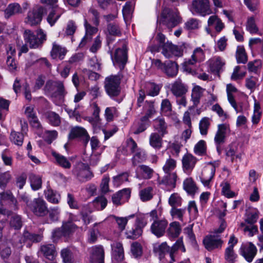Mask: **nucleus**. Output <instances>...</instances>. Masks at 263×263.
Returning <instances> with one entry per match:
<instances>
[{
  "label": "nucleus",
  "instance_id": "obj_16",
  "mask_svg": "<svg viewBox=\"0 0 263 263\" xmlns=\"http://www.w3.org/2000/svg\"><path fill=\"white\" fill-rule=\"evenodd\" d=\"M131 191L129 188L121 190L112 196V201L116 205H121L128 201L130 196Z\"/></svg>",
  "mask_w": 263,
  "mask_h": 263
},
{
  "label": "nucleus",
  "instance_id": "obj_13",
  "mask_svg": "<svg viewBox=\"0 0 263 263\" xmlns=\"http://www.w3.org/2000/svg\"><path fill=\"white\" fill-rule=\"evenodd\" d=\"M204 58V54L203 50L200 47L196 48L193 51L191 59L184 62L183 66L184 70L189 73H192V69L190 66L194 65L197 62L202 61Z\"/></svg>",
  "mask_w": 263,
  "mask_h": 263
},
{
  "label": "nucleus",
  "instance_id": "obj_15",
  "mask_svg": "<svg viewBox=\"0 0 263 263\" xmlns=\"http://www.w3.org/2000/svg\"><path fill=\"white\" fill-rule=\"evenodd\" d=\"M168 222L165 219L155 220L151 226V231L156 237L159 238L164 235Z\"/></svg>",
  "mask_w": 263,
  "mask_h": 263
},
{
  "label": "nucleus",
  "instance_id": "obj_17",
  "mask_svg": "<svg viewBox=\"0 0 263 263\" xmlns=\"http://www.w3.org/2000/svg\"><path fill=\"white\" fill-rule=\"evenodd\" d=\"M215 173V167L212 164H208L204 167L200 176V180L205 186L209 185Z\"/></svg>",
  "mask_w": 263,
  "mask_h": 263
},
{
  "label": "nucleus",
  "instance_id": "obj_8",
  "mask_svg": "<svg viewBox=\"0 0 263 263\" xmlns=\"http://www.w3.org/2000/svg\"><path fill=\"white\" fill-rule=\"evenodd\" d=\"M70 140L79 139L84 145H86L90 139V137L87 130L83 127L76 126L72 127L68 134Z\"/></svg>",
  "mask_w": 263,
  "mask_h": 263
},
{
  "label": "nucleus",
  "instance_id": "obj_63",
  "mask_svg": "<svg viewBox=\"0 0 263 263\" xmlns=\"http://www.w3.org/2000/svg\"><path fill=\"white\" fill-rule=\"evenodd\" d=\"M185 212V209H177L176 207L172 208L170 211L171 215L173 218H177L180 221H183V217Z\"/></svg>",
  "mask_w": 263,
  "mask_h": 263
},
{
  "label": "nucleus",
  "instance_id": "obj_25",
  "mask_svg": "<svg viewBox=\"0 0 263 263\" xmlns=\"http://www.w3.org/2000/svg\"><path fill=\"white\" fill-rule=\"evenodd\" d=\"M210 70L213 73H219L222 66L225 64L224 61L219 57H214L209 61Z\"/></svg>",
  "mask_w": 263,
  "mask_h": 263
},
{
  "label": "nucleus",
  "instance_id": "obj_58",
  "mask_svg": "<svg viewBox=\"0 0 263 263\" xmlns=\"http://www.w3.org/2000/svg\"><path fill=\"white\" fill-rule=\"evenodd\" d=\"M130 251L135 258H138L142 255V247L141 245L138 242H135L132 244Z\"/></svg>",
  "mask_w": 263,
  "mask_h": 263
},
{
  "label": "nucleus",
  "instance_id": "obj_28",
  "mask_svg": "<svg viewBox=\"0 0 263 263\" xmlns=\"http://www.w3.org/2000/svg\"><path fill=\"white\" fill-rule=\"evenodd\" d=\"M112 255L118 261H121L124 259V249L122 244L120 242H115L111 245Z\"/></svg>",
  "mask_w": 263,
  "mask_h": 263
},
{
  "label": "nucleus",
  "instance_id": "obj_47",
  "mask_svg": "<svg viewBox=\"0 0 263 263\" xmlns=\"http://www.w3.org/2000/svg\"><path fill=\"white\" fill-rule=\"evenodd\" d=\"M139 168L141 171L142 177L144 179H151L154 174V170L146 165H140Z\"/></svg>",
  "mask_w": 263,
  "mask_h": 263
},
{
  "label": "nucleus",
  "instance_id": "obj_55",
  "mask_svg": "<svg viewBox=\"0 0 263 263\" xmlns=\"http://www.w3.org/2000/svg\"><path fill=\"white\" fill-rule=\"evenodd\" d=\"M11 179V175L10 172L7 171L3 173H0V188L5 189Z\"/></svg>",
  "mask_w": 263,
  "mask_h": 263
},
{
  "label": "nucleus",
  "instance_id": "obj_2",
  "mask_svg": "<svg viewBox=\"0 0 263 263\" xmlns=\"http://www.w3.org/2000/svg\"><path fill=\"white\" fill-rule=\"evenodd\" d=\"M44 90L46 94L60 102L64 101L65 97L67 93L63 83L60 81L49 80L47 81Z\"/></svg>",
  "mask_w": 263,
  "mask_h": 263
},
{
  "label": "nucleus",
  "instance_id": "obj_20",
  "mask_svg": "<svg viewBox=\"0 0 263 263\" xmlns=\"http://www.w3.org/2000/svg\"><path fill=\"white\" fill-rule=\"evenodd\" d=\"M237 146L235 144L232 143L226 148V159L232 162L237 161V159L241 160L240 153H237Z\"/></svg>",
  "mask_w": 263,
  "mask_h": 263
},
{
  "label": "nucleus",
  "instance_id": "obj_19",
  "mask_svg": "<svg viewBox=\"0 0 263 263\" xmlns=\"http://www.w3.org/2000/svg\"><path fill=\"white\" fill-rule=\"evenodd\" d=\"M197 159L193 155L186 153L182 158V164L183 170L185 173H190L194 168Z\"/></svg>",
  "mask_w": 263,
  "mask_h": 263
},
{
  "label": "nucleus",
  "instance_id": "obj_5",
  "mask_svg": "<svg viewBox=\"0 0 263 263\" xmlns=\"http://www.w3.org/2000/svg\"><path fill=\"white\" fill-rule=\"evenodd\" d=\"M190 10L193 14H198L202 16L212 13L209 0H193Z\"/></svg>",
  "mask_w": 263,
  "mask_h": 263
},
{
  "label": "nucleus",
  "instance_id": "obj_61",
  "mask_svg": "<svg viewBox=\"0 0 263 263\" xmlns=\"http://www.w3.org/2000/svg\"><path fill=\"white\" fill-rule=\"evenodd\" d=\"M63 236H66L62 227L53 230L51 239L53 242H58Z\"/></svg>",
  "mask_w": 263,
  "mask_h": 263
},
{
  "label": "nucleus",
  "instance_id": "obj_59",
  "mask_svg": "<svg viewBox=\"0 0 263 263\" xmlns=\"http://www.w3.org/2000/svg\"><path fill=\"white\" fill-rule=\"evenodd\" d=\"M22 219L19 215H15L11 217L10 220L11 227L16 230H19L22 228Z\"/></svg>",
  "mask_w": 263,
  "mask_h": 263
},
{
  "label": "nucleus",
  "instance_id": "obj_31",
  "mask_svg": "<svg viewBox=\"0 0 263 263\" xmlns=\"http://www.w3.org/2000/svg\"><path fill=\"white\" fill-rule=\"evenodd\" d=\"M177 176L176 173H167L160 182V184H163L168 186L170 188L175 187Z\"/></svg>",
  "mask_w": 263,
  "mask_h": 263
},
{
  "label": "nucleus",
  "instance_id": "obj_37",
  "mask_svg": "<svg viewBox=\"0 0 263 263\" xmlns=\"http://www.w3.org/2000/svg\"><path fill=\"white\" fill-rule=\"evenodd\" d=\"M45 196L47 201L54 204L59 202L61 198L60 195L56 191L51 189H48L44 191Z\"/></svg>",
  "mask_w": 263,
  "mask_h": 263
},
{
  "label": "nucleus",
  "instance_id": "obj_34",
  "mask_svg": "<svg viewBox=\"0 0 263 263\" xmlns=\"http://www.w3.org/2000/svg\"><path fill=\"white\" fill-rule=\"evenodd\" d=\"M165 66L163 71L170 77H174L176 76L178 73L177 64L171 61H165Z\"/></svg>",
  "mask_w": 263,
  "mask_h": 263
},
{
  "label": "nucleus",
  "instance_id": "obj_11",
  "mask_svg": "<svg viewBox=\"0 0 263 263\" xmlns=\"http://www.w3.org/2000/svg\"><path fill=\"white\" fill-rule=\"evenodd\" d=\"M44 11V9L42 7L29 11L25 19V23L31 26L38 25L42 20Z\"/></svg>",
  "mask_w": 263,
  "mask_h": 263
},
{
  "label": "nucleus",
  "instance_id": "obj_3",
  "mask_svg": "<svg viewBox=\"0 0 263 263\" xmlns=\"http://www.w3.org/2000/svg\"><path fill=\"white\" fill-rule=\"evenodd\" d=\"M23 38L30 48L35 49L40 46L46 40V35L41 29L35 32L27 29L23 33Z\"/></svg>",
  "mask_w": 263,
  "mask_h": 263
},
{
  "label": "nucleus",
  "instance_id": "obj_44",
  "mask_svg": "<svg viewBox=\"0 0 263 263\" xmlns=\"http://www.w3.org/2000/svg\"><path fill=\"white\" fill-rule=\"evenodd\" d=\"M10 141L18 146H22L24 141V135L22 133L12 130L9 137Z\"/></svg>",
  "mask_w": 263,
  "mask_h": 263
},
{
  "label": "nucleus",
  "instance_id": "obj_9",
  "mask_svg": "<svg viewBox=\"0 0 263 263\" xmlns=\"http://www.w3.org/2000/svg\"><path fill=\"white\" fill-rule=\"evenodd\" d=\"M114 64L118 67L120 70L124 69L127 61V48L125 45L122 48H117L116 50L114 57L112 59Z\"/></svg>",
  "mask_w": 263,
  "mask_h": 263
},
{
  "label": "nucleus",
  "instance_id": "obj_39",
  "mask_svg": "<svg viewBox=\"0 0 263 263\" xmlns=\"http://www.w3.org/2000/svg\"><path fill=\"white\" fill-rule=\"evenodd\" d=\"M134 154V155L132 158V164L134 166L145 161L146 159V155L145 151L142 149L140 148Z\"/></svg>",
  "mask_w": 263,
  "mask_h": 263
},
{
  "label": "nucleus",
  "instance_id": "obj_43",
  "mask_svg": "<svg viewBox=\"0 0 263 263\" xmlns=\"http://www.w3.org/2000/svg\"><path fill=\"white\" fill-rule=\"evenodd\" d=\"M143 230L140 226H135L126 232V237L129 239H136L142 234Z\"/></svg>",
  "mask_w": 263,
  "mask_h": 263
},
{
  "label": "nucleus",
  "instance_id": "obj_53",
  "mask_svg": "<svg viewBox=\"0 0 263 263\" xmlns=\"http://www.w3.org/2000/svg\"><path fill=\"white\" fill-rule=\"evenodd\" d=\"M152 191V187H148L141 190L139 192L141 200L144 202L150 200L153 196Z\"/></svg>",
  "mask_w": 263,
  "mask_h": 263
},
{
  "label": "nucleus",
  "instance_id": "obj_7",
  "mask_svg": "<svg viewBox=\"0 0 263 263\" xmlns=\"http://www.w3.org/2000/svg\"><path fill=\"white\" fill-rule=\"evenodd\" d=\"M29 209L38 217H44L48 214V209L46 202L42 198L34 199L31 201Z\"/></svg>",
  "mask_w": 263,
  "mask_h": 263
},
{
  "label": "nucleus",
  "instance_id": "obj_40",
  "mask_svg": "<svg viewBox=\"0 0 263 263\" xmlns=\"http://www.w3.org/2000/svg\"><path fill=\"white\" fill-rule=\"evenodd\" d=\"M45 117L48 122L52 126H58L61 123V118L60 116L55 112L49 111L45 113Z\"/></svg>",
  "mask_w": 263,
  "mask_h": 263
},
{
  "label": "nucleus",
  "instance_id": "obj_18",
  "mask_svg": "<svg viewBox=\"0 0 263 263\" xmlns=\"http://www.w3.org/2000/svg\"><path fill=\"white\" fill-rule=\"evenodd\" d=\"M171 91L173 95L178 98L186 94L188 91V87L179 79L171 84Z\"/></svg>",
  "mask_w": 263,
  "mask_h": 263
},
{
  "label": "nucleus",
  "instance_id": "obj_50",
  "mask_svg": "<svg viewBox=\"0 0 263 263\" xmlns=\"http://www.w3.org/2000/svg\"><path fill=\"white\" fill-rule=\"evenodd\" d=\"M236 57L238 63L245 64L247 61V57L243 46H238L236 53Z\"/></svg>",
  "mask_w": 263,
  "mask_h": 263
},
{
  "label": "nucleus",
  "instance_id": "obj_49",
  "mask_svg": "<svg viewBox=\"0 0 263 263\" xmlns=\"http://www.w3.org/2000/svg\"><path fill=\"white\" fill-rule=\"evenodd\" d=\"M160 86L154 83H150L146 85V93L148 96L155 97L160 92Z\"/></svg>",
  "mask_w": 263,
  "mask_h": 263
},
{
  "label": "nucleus",
  "instance_id": "obj_1",
  "mask_svg": "<svg viewBox=\"0 0 263 263\" xmlns=\"http://www.w3.org/2000/svg\"><path fill=\"white\" fill-rule=\"evenodd\" d=\"M182 18L178 10L164 8L161 14L159 20L160 24H162L170 30L181 23Z\"/></svg>",
  "mask_w": 263,
  "mask_h": 263
},
{
  "label": "nucleus",
  "instance_id": "obj_26",
  "mask_svg": "<svg viewBox=\"0 0 263 263\" xmlns=\"http://www.w3.org/2000/svg\"><path fill=\"white\" fill-rule=\"evenodd\" d=\"M257 253V249L252 243L249 246L241 250V254L245 257L247 261L251 262Z\"/></svg>",
  "mask_w": 263,
  "mask_h": 263
},
{
  "label": "nucleus",
  "instance_id": "obj_64",
  "mask_svg": "<svg viewBox=\"0 0 263 263\" xmlns=\"http://www.w3.org/2000/svg\"><path fill=\"white\" fill-rule=\"evenodd\" d=\"M93 203L97 208L102 210L106 207L107 201L105 197L101 196L96 198Z\"/></svg>",
  "mask_w": 263,
  "mask_h": 263
},
{
  "label": "nucleus",
  "instance_id": "obj_12",
  "mask_svg": "<svg viewBox=\"0 0 263 263\" xmlns=\"http://www.w3.org/2000/svg\"><path fill=\"white\" fill-rule=\"evenodd\" d=\"M23 238V239L22 240L18 235H15L13 237V245L20 247L22 246V243L25 241L30 240L32 242H37L41 241L42 239V236L41 235L31 233L27 231H24Z\"/></svg>",
  "mask_w": 263,
  "mask_h": 263
},
{
  "label": "nucleus",
  "instance_id": "obj_33",
  "mask_svg": "<svg viewBox=\"0 0 263 263\" xmlns=\"http://www.w3.org/2000/svg\"><path fill=\"white\" fill-rule=\"evenodd\" d=\"M63 13V10L61 8L55 7L49 13L47 20L48 23L52 26L54 25L55 22L60 17L61 15Z\"/></svg>",
  "mask_w": 263,
  "mask_h": 263
},
{
  "label": "nucleus",
  "instance_id": "obj_51",
  "mask_svg": "<svg viewBox=\"0 0 263 263\" xmlns=\"http://www.w3.org/2000/svg\"><path fill=\"white\" fill-rule=\"evenodd\" d=\"M29 179L32 190H37L42 187V179L40 176L31 174L29 177Z\"/></svg>",
  "mask_w": 263,
  "mask_h": 263
},
{
  "label": "nucleus",
  "instance_id": "obj_45",
  "mask_svg": "<svg viewBox=\"0 0 263 263\" xmlns=\"http://www.w3.org/2000/svg\"><path fill=\"white\" fill-rule=\"evenodd\" d=\"M145 115L143 117L144 119L148 120L156 112L154 102L153 101H146L144 106Z\"/></svg>",
  "mask_w": 263,
  "mask_h": 263
},
{
  "label": "nucleus",
  "instance_id": "obj_62",
  "mask_svg": "<svg viewBox=\"0 0 263 263\" xmlns=\"http://www.w3.org/2000/svg\"><path fill=\"white\" fill-rule=\"evenodd\" d=\"M128 175L126 173H123L113 177V183L114 185L118 186L123 182L128 180Z\"/></svg>",
  "mask_w": 263,
  "mask_h": 263
},
{
  "label": "nucleus",
  "instance_id": "obj_46",
  "mask_svg": "<svg viewBox=\"0 0 263 263\" xmlns=\"http://www.w3.org/2000/svg\"><path fill=\"white\" fill-rule=\"evenodd\" d=\"M206 145L205 142L203 140H200L194 146V153L199 156H203L206 154Z\"/></svg>",
  "mask_w": 263,
  "mask_h": 263
},
{
  "label": "nucleus",
  "instance_id": "obj_56",
  "mask_svg": "<svg viewBox=\"0 0 263 263\" xmlns=\"http://www.w3.org/2000/svg\"><path fill=\"white\" fill-rule=\"evenodd\" d=\"M260 107L259 103L255 102L254 106V113L252 117V122L257 124L260 121L261 112L260 111Z\"/></svg>",
  "mask_w": 263,
  "mask_h": 263
},
{
  "label": "nucleus",
  "instance_id": "obj_57",
  "mask_svg": "<svg viewBox=\"0 0 263 263\" xmlns=\"http://www.w3.org/2000/svg\"><path fill=\"white\" fill-rule=\"evenodd\" d=\"M107 31L110 35L120 36L121 32L119 25L115 23H110L107 25Z\"/></svg>",
  "mask_w": 263,
  "mask_h": 263
},
{
  "label": "nucleus",
  "instance_id": "obj_6",
  "mask_svg": "<svg viewBox=\"0 0 263 263\" xmlns=\"http://www.w3.org/2000/svg\"><path fill=\"white\" fill-rule=\"evenodd\" d=\"M72 172L78 179L81 182L87 181L93 176L88 164L82 162L78 163L73 169Z\"/></svg>",
  "mask_w": 263,
  "mask_h": 263
},
{
  "label": "nucleus",
  "instance_id": "obj_52",
  "mask_svg": "<svg viewBox=\"0 0 263 263\" xmlns=\"http://www.w3.org/2000/svg\"><path fill=\"white\" fill-rule=\"evenodd\" d=\"M176 165V160L170 157L166 159L162 168L165 173L171 172L175 170Z\"/></svg>",
  "mask_w": 263,
  "mask_h": 263
},
{
  "label": "nucleus",
  "instance_id": "obj_23",
  "mask_svg": "<svg viewBox=\"0 0 263 263\" xmlns=\"http://www.w3.org/2000/svg\"><path fill=\"white\" fill-rule=\"evenodd\" d=\"M204 89L199 86H195L192 90L191 101L193 102V106L189 107V109H191L197 107L200 102V99L203 96Z\"/></svg>",
  "mask_w": 263,
  "mask_h": 263
},
{
  "label": "nucleus",
  "instance_id": "obj_38",
  "mask_svg": "<svg viewBox=\"0 0 263 263\" xmlns=\"http://www.w3.org/2000/svg\"><path fill=\"white\" fill-rule=\"evenodd\" d=\"M184 190L190 195H194L197 192L198 187L192 178H187L183 181Z\"/></svg>",
  "mask_w": 263,
  "mask_h": 263
},
{
  "label": "nucleus",
  "instance_id": "obj_30",
  "mask_svg": "<svg viewBox=\"0 0 263 263\" xmlns=\"http://www.w3.org/2000/svg\"><path fill=\"white\" fill-rule=\"evenodd\" d=\"M163 137L157 133H152L149 138L150 145L155 149H160L162 146Z\"/></svg>",
  "mask_w": 263,
  "mask_h": 263
},
{
  "label": "nucleus",
  "instance_id": "obj_54",
  "mask_svg": "<svg viewBox=\"0 0 263 263\" xmlns=\"http://www.w3.org/2000/svg\"><path fill=\"white\" fill-rule=\"evenodd\" d=\"M133 4L132 2H126L122 9V13L125 20H129L133 12Z\"/></svg>",
  "mask_w": 263,
  "mask_h": 263
},
{
  "label": "nucleus",
  "instance_id": "obj_41",
  "mask_svg": "<svg viewBox=\"0 0 263 263\" xmlns=\"http://www.w3.org/2000/svg\"><path fill=\"white\" fill-rule=\"evenodd\" d=\"M181 227L178 222L174 221L170 224L167 229V233L170 237H177L181 232Z\"/></svg>",
  "mask_w": 263,
  "mask_h": 263
},
{
  "label": "nucleus",
  "instance_id": "obj_27",
  "mask_svg": "<svg viewBox=\"0 0 263 263\" xmlns=\"http://www.w3.org/2000/svg\"><path fill=\"white\" fill-rule=\"evenodd\" d=\"M227 129V125L224 124L218 125V130L214 137V142L216 144H222L225 142Z\"/></svg>",
  "mask_w": 263,
  "mask_h": 263
},
{
  "label": "nucleus",
  "instance_id": "obj_10",
  "mask_svg": "<svg viewBox=\"0 0 263 263\" xmlns=\"http://www.w3.org/2000/svg\"><path fill=\"white\" fill-rule=\"evenodd\" d=\"M90 263H104V249L101 245H96L89 249Z\"/></svg>",
  "mask_w": 263,
  "mask_h": 263
},
{
  "label": "nucleus",
  "instance_id": "obj_29",
  "mask_svg": "<svg viewBox=\"0 0 263 263\" xmlns=\"http://www.w3.org/2000/svg\"><path fill=\"white\" fill-rule=\"evenodd\" d=\"M66 52L67 50L64 47H62L55 43H54L52 45L50 55L53 59H59L60 60H63Z\"/></svg>",
  "mask_w": 263,
  "mask_h": 263
},
{
  "label": "nucleus",
  "instance_id": "obj_14",
  "mask_svg": "<svg viewBox=\"0 0 263 263\" xmlns=\"http://www.w3.org/2000/svg\"><path fill=\"white\" fill-rule=\"evenodd\" d=\"M203 243L206 249L208 251H212L221 248L223 241L218 235L213 234L206 236L203 239Z\"/></svg>",
  "mask_w": 263,
  "mask_h": 263
},
{
  "label": "nucleus",
  "instance_id": "obj_32",
  "mask_svg": "<svg viewBox=\"0 0 263 263\" xmlns=\"http://www.w3.org/2000/svg\"><path fill=\"white\" fill-rule=\"evenodd\" d=\"M154 252L157 254L160 259L163 258L166 253H168L170 247L166 242H163L161 244L156 243L153 247Z\"/></svg>",
  "mask_w": 263,
  "mask_h": 263
},
{
  "label": "nucleus",
  "instance_id": "obj_42",
  "mask_svg": "<svg viewBox=\"0 0 263 263\" xmlns=\"http://www.w3.org/2000/svg\"><path fill=\"white\" fill-rule=\"evenodd\" d=\"M64 263H74V258L72 251L68 248H64L60 252Z\"/></svg>",
  "mask_w": 263,
  "mask_h": 263
},
{
  "label": "nucleus",
  "instance_id": "obj_22",
  "mask_svg": "<svg viewBox=\"0 0 263 263\" xmlns=\"http://www.w3.org/2000/svg\"><path fill=\"white\" fill-rule=\"evenodd\" d=\"M162 53L166 58H170L173 55L176 56L179 54V50L177 46L172 44V43L167 42L165 44L162 45Z\"/></svg>",
  "mask_w": 263,
  "mask_h": 263
},
{
  "label": "nucleus",
  "instance_id": "obj_21",
  "mask_svg": "<svg viewBox=\"0 0 263 263\" xmlns=\"http://www.w3.org/2000/svg\"><path fill=\"white\" fill-rule=\"evenodd\" d=\"M153 126L155 130H156L162 136L168 133L167 124L165 122L163 117H159L154 120Z\"/></svg>",
  "mask_w": 263,
  "mask_h": 263
},
{
  "label": "nucleus",
  "instance_id": "obj_36",
  "mask_svg": "<svg viewBox=\"0 0 263 263\" xmlns=\"http://www.w3.org/2000/svg\"><path fill=\"white\" fill-rule=\"evenodd\" d=\"M179 250H181L183 252L185 251L182 239L180 238L178 239L171 248L170 247L169 254L173 261H175L174 255Z\"/></svg>",
  "mask_w": 263,
  "mask_h": 263
},
{
  "label": "nucleus",
  "instance_id": "obj_24",
  "mask_svg": "<svg viewBox=\"0 0 263 263\" xmlns=\"http://www.w3.org/2000/svg\"><path fill=\"white\" fill-rule=\"evenodd\" d=\"M40 251L46 258L52 260L57 255V252L53 244L44 245L41 246Z\"/></svg>",
  "mask_w": 263,
  "mask_h": 263
},
{
  "label": "nucleus",
  "instance_id": "obj_60",
  "mask_svg": "<svg viewBox=\"0 0 263 263\" xmlns=\"http://www.w3.org/2000/svg\"><path fill=\"white\" fill-rule=\"evenodd\" d=\"M181 198L177 193H174L170 197L168 203L172 208H175L181 205Z\"/></svg>",
  "mask_w": 263,
  "mask_h": 263
},
{
  "label": "nucleus",
  "instance_id": "obj_48",
  "mask_svg": "<svg viewBox=\"0 0 263 263\" xmlns=\"http://www.w3.org/2000/svg\"><path fill=\"white\" fill-rule=\"evenodd\" d=\"M200 133L203 136L208 134V131L210 125V119L208 117L203 118L199 122Z\"/></svg>",
  "mask_w": 263,
  "mask_h": 263
},
{
  "label": "nucleus",
  "instance_id": "obj_35",
  "mask_svg": "<svg viewBox=\"0 0 263 263\" xmlns=\"http://www.w3.org/2000/svg\"><path fill=\"white\" fill-rule=\"evenodd\" d=\"M52 155L55 160L57 164L65 169H69L71 167V163L64 156L56 153L52 152Z\"/></svg>",
  "mask_w": 263,
  "mask_h": 263
},
{
  "label": "nucleus",
  "instance_id": "obj_4",
  "mask_svg": "<svg viewBox=\"0 0 263 263\" xmlns=\"http://www.w3.org/2000/svg\"><path fill=\"white\" fill-rule=\"evenodd\" d=\"M121 77L120 74L110 75L104 81V88L107 94L110 97H117L121 91L120 83Z\"/></svg>",
  "mask_w": 263,
  "mask_h": 263
}]
</instances>
